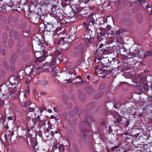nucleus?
<instances>
[{
    "instance_id": "obj_5",
    "label": "nucleus",
    "mask_w": 152,
    "mask_h": 152,
    "mask_svg": "<svg viewBox=\"0 0 152 152\" xmlns=\"http://www.w3.org/2000/svg\"><path fill=\"white\" fill-rule=\"evenodd\" d=\"M70 2L72 9L75 12H80L82 10L85 11L86 9L87 8V7L80 6L81 4L80 3L79 4H76V2L74 1V0H70Z\"/></svg>"
},
{
    "instance_id": "obj_32",
    "label": "nucleus",
    "mask_w": 152,
    "mask_h": 152,
    "mask_svg": "<svg viewBox=\"0 0 152 152\" xmlns=\"http://www.w3.org/2000/svg\"><path fill=\"white\" fill-rule=\"evenodd\" d=\"M118 61H114L111 64V67H112V69L113 70H115V69H117L118 66Z\"/></svg>"
},
{
    "instance_id": "obj_20",
    "label": "nucleus",
    "mask_w": 152,
    "mask_h": 152,
    "mask_svg": "<svg viewBox=\"0 0 152 152\" xmlns=\"http://www.w3.org/2000/svg\"><path fill=\"white\" fill-rule=\"evenodd\" d=\"M143 87L144 90L148 92V95L151 97H152V88L147 84V82H146L145 85H144Z\"/></svg>"
},
{
    "instance_id": "obj_9",
    "label": "nucleus",
    "mask_w": 152,
    "mask_h": 152,
    "mask_svg": "<svg viewBox=\"0 0 152 152\" xmlns=\"http://www.w3.org/2000/svg\"><path fill=\"white\" fill-rule=\"evenodd\" d=\"M104 61H105L103 59L102 60V61L101 62L100 64H102L101 69L102 71L104 70L101 72V74H106L107 75L111 74L113 69H111L110 67H108V66H106L105 65L107 64L104 63Z\"/></svg>"
},
{
    "instance_id": "obj_27",
    "label": "nucleus",
    "mask_w": 152,
    "mask_h": 152,
    "mask_svg": "<svg viewBox=\"0 0 152 152\" xmlns=\"http://www.w3.org/2000/svg\"><path fill=\"white\" fill-rule=\"evenodd\" d=\"M94 44V42L92 39L86 40V44L87 47H89L91 46H93Z\"/></svg>"
},
{
    "instance_id": "obj_43",
    "label": "nucleus",
    "mask_w": 152,
    "mask_h": 152,
    "mask_svg": "<svg viewBox=\"0 0 152 152\" xmlns=\"http://www.w3.org/2000/svg\"><path fill=\"white\" fill-rule=\"evenodd\" d=\"M99 21L100 25H102L104 24L106 22L104 19L103 18H99Z\"/></svg>"
},
{
    "instance_id": "obj_17",
    "label": "nucleus",
    "mask_w": 152,
    "mask_h": 152,
    "mask_svg": "<svg viewBox=\"0 0 152 152\" xmlns=\"http://www.w3.org/2000/svg\"><path fill=\"white\" fill-rule=\"evenodd\" d=\"M18 77H12L9 78V81L10 83L11 86H13V84H16V85L18 86H20L18 81Z\"/></svg>"
},
{
    "instance_id": "obj_18",
    "label": "nucleus",
    "mask_w": 152,
    "mask_h": 152,
    "mask_svg": "<svg viewBox=\"0 0 152 152\" xmlns=\"http://www.w3.org/2000/svg\"><path fill=\"white\" fill-rule=\"evenodd\" d=\"M27 41L26 39L25 38H20V39L16 45V47L18 48H20L23 47L26 44Z\"/></svg>"
},
{
    "instance_id": "obj_34",
    "label": "nucleus",
    "mask_w": 152,
    "mask_h": 152,
    "mask_svg": "<svg viewBox=\"0 0 152 152\" xmlns=\"http://www.w3.org/2000/svg\"><path fill=\"white\" fill-rule=\"evenodd\" d=\"M71 53H72L74 57H77L80 54V52L77 50L73 49L71 50Z\"/></svg>"
},
{
    "instance_id": "obj_14",
    "label": "nucleus",
    "mask_w": 152,
    "mask_h": 152,
    "mask_svg": "<svg viewBox=\"0 0 152 152\" xmlns=\"http://www.w3.org/2000/svg\"><path fill=\"white\" fill-rule=\"evenodd\" d=\"M124 31V29L122 28H119L118 27H116L114 28L111 31V34L114 37L119 35L120 34L123 33Z\"/></svg>"
},
{
    "instance_id": "obj_60",
    "label": "nucleus",
    "mask_w": 152,
    "mask_h": 152,
    "mask_svg": "<svg viewBox=\"0 0 152 152\" xmlns=\"http://www.w3.org/2000/svg\"><path fill=\"white\" fill-rule=\"evenodd\" d=\"M137 2H139L142 6L144 5L145 1V0H139L137 1Z\"/></svg>"
},
{
    "instance_id": "obj_6",
    "label": "nucleus",
    "mask_w": 152,
    "mask_h": 152,
    "mask_svg": "<svg viewBox=\"0 0 152 152\" xmlns=\"http://www.w3.org/2000/svg\"><path fill=\"white\" fill-rule=\"evenodd\" d=\"M19 98L23 107L22 109L24 111L27 107L30 106L31 102L29 99L26 100V98L24 95H20Z\"/></svg>"
},
{
    "instance_id": "obj_61",
    "label": "nucleus",
    "mask_w": 152,
    "mask_h": 152,
    "mask_svg": "<svg viewBox=\"0 0 152 152\" xmlns=\"http://www.w3.org/2000/svg\"><path fill=\"white\" fill-rule=\"evenodd\" d=\"M15 135L14 132L13 131H12L10 133V134H9L8 136V137H9L10 136V142L12 141V137L13 136Z\"/></svg>"
},
{
    "instance_id": "obj_1",
    "label": "nucleus",
    "mask_w": 152,
    "mask_h": 152,
    "mask_svg": "<svg viewBox=\"0 0 152 152\" xmlns=\"http://www.w3.org/2000/svg\"><path fill=\"white\" fill-rule=\"evenodd\" d=\"M94 121L91 117H88L84 121H81L79 124V128L80 132L84 136L86 137L91 133V124Z\"/></svg>"
},
{
    "instance_id": "obj_57",
    "label": "nucleus",
    "mask_w": 152,
    "mask_h": 152,
    "mask_svg": "<svg viewBox=\"0 0 152 152\" xmlns=\"http://www.w3.org/2000/svg\"><path fill=\"white\" fill-rule=\"evenodd\" d=\"M99 122L101 125H103L105 124V122L104 119H101L99 120Z\"/></svg>"
},
{
    "instance_id": "obj_54",
    "label": "nucleus",
    "mask_w": 152,
    "mask_h": 152,
    "mask_svg": "<svg viewBox=\"0 0 152 152\" xmlns=\"http://www.w3.org/2000/svg\"><path fill=\"white\" fill-rule=\"evenodd\" d=\"M53 145L52 147V149L53 151L55 150H56L58 148V147L57 144L56 143L54 142L53 143Z\"/></svg>"
},
{
    "instance_id": "obj_15",
    "label": "nucleus",
    "mask_w": 152,
    "mask_h": 152,
    "mask_svg": "<svg viewBox=\"0 0 152 152\" xmlns=\"http://www.w3.org/2000/svg\"><path fill=\"white\" fill-rule=\"evenodd\" d=\"M126 59L128 62L132 63V64H136V62H137L138 61H137V58L134 54L133 55L132 54H129L128 56L126 57Z\"/></svg>"
},
{
    "instance_id": "obj_55",
    "label": "nucleus",
    "mask_w": 152,
    "mask_h": 152,
    "mask_svg": "<svg viewBox=\"0 0 152 152\" xmlns=\"http://www.w3.org/2000/svg\"><path fill=\"white\" fill-rule=\"evenodd\" d=\"M96 105V103L95 102H93L89 104L88 105L89 107H90L92 109L94 108Z\"/></svg>"
},
{
    "instance_id": "obj_2",
    "label": "nucleus",
    "mask_w": 152,
    "mask_h": 152,
    "mask_svg": "<svg viewBox=\"0 0 152 152\" xmlns=\"http://www.w3.org/2000/svg\"><path fill=\"white\" fill-rule=\"evenodd\" d=\"M39 110H37L36 111L34 112V114L35 118H32L31 120L27 123L26 125H29L30 129L32 130H34L35 127L36 125L37 126H39V129H40L42 127V124L43 122L44 119L40 117L41 115H39Z\"/></svg>"
},
{
    "instance_id": "obj_4",
    "label": "nucleus",
    "mask_w": 152,
    "mask_h": 152,
    "mask_svg": "<svg viewBox=\"0 0 152 152\" xmlns=\"http://www.w3.org/2000/svg\"><path fill=\"white\" fill-rule=\"evenodd\" d=\"M94 30L95 33L97 35V39L99 42L104 43L106 42V39L105 37L106 33L104 31H102L98 28L96 27L95 25Z\"/></svg>"
},
{
    "instance_id": "obj_22",
    "label": "nucleus",
    "mask_w": 152,
    "mask_h": 152,
    "mask_svg": "<svg viewBox=\"0 0 152 152\" xmlns=\"http://www.w3.org/2000/svg\"><path fill=\"white\" fill-rule=\"evenodd\" d=\"M123 23L126 26L129 27L132 26L133 25V22L129 19H125L123 20Z\"/></svg>"
},
{
    "instance_id": "obj_38",
    "label": "nucleus",
    "mask_w": 152,
    "mask_h": 152,
    "mask_svg": "<svg viewBox=\"0 0 152 152\" xmlns=\"http://www.w3.org/2000/svg\"><path fill=\"white\" fill-rule=\"evenodd\" d=\"M26 130H25L24 134H26V135H29L28 134L29 133L30 130L31 129H30V127H29L28 125H26Z\"/></svg>"
},
{
    "instance_id": "obj_16",
    "label": "nucleus",
    "mask_w": 152,
    "mask_h": 152,
    "mask_svg": "<svg viewBox=\"0 0 152 152\" xmlns=\"http://www.w3.org/2000/svg\"><path fill=\"white\" fill-rule=\"evenodd\" d=\"M47 69L48 71H51L52 72H54V74L55 75L58 73H61L58 69V67L57 66V64H56L55 65L51 66L50 67H47Z\"/></svg>"
},
{
    "instance_id": "obj_36",
    "label": "nucleus",
    "mask_w": 152,
    "mask_h": 152,
    "mask_svg": "<svg viewBox=\"0 0 152 152\" xmlns=\"http://www.w3.org/2000/svg\"><path fill=\"white\" fill-rule=\"evenodd\" d=\"M37 110H36L35 111H36L37 110H39V113H40V115H41V113H42L44 110H46V108L45 107V106H44L43 105H42L41 106H40L39 107V109L38 108H37Z\"/></svg>"
},
{
    "instance_id": "obj_52",
    "label": "nucleus",
    "mask_w": 152,
    "mask_h": 152,
    "mask_svg": "<svg viewBox=\"0 0 152 152\" xmlns=\"http://www.w3.org/2000/svg\"><path fill=\"white\" fill-rule=\"evenodd\" d=\"M6 54V52L5 49L0 48V56L1 55L5 56Z\"/></svg>"
},
{
    "instance_id": "obj_50",
    "label": "nucleus",
    "mask_w": 152,
    "mask_h": 152,
    "mask_svg": "<svg viewBox=\"0 0 152 152\" xmlns=\"http://www.w3.org/2000/svg\"><path fill=\"white\" fill-rule=\"evenodd\" d=\"M3 42L4 43L7 42V36L6 34H3Z\"/></svg>"
},
{
    "instance_id": "obj_10",
    "label": "nucleus",
    "mask_w": 152,
    "mask_h": 152,
    "mask_svg": "<svg viewBox=\"0 0 152 152\" xmlns=\"http://www.w3.org/2000/svg\"><path fill=\"white\" fill-rule=\"evenodd\" d=\"M87 29H88L85 32L84 35L85 39L87 40L92 39L95 35V31H92L91 28Z\"/></svg>"
},
{
    "instance_id": "obj_19",
    "label": "nucleus",
    "mask_w": 152,
    "mask_h": 152,
    "mask_svg": "<svg viewBox=\"0 0 152 152\" xmlns=\"http://www.w3.org/2000/svg\"><path fill=\"white\" fill-rule=\"evenodd\" d=\"M97 52H99L100 54L101 55H106L109 54L110 53V50L108 48H102V49H98L97 50Z\"/></svg>"
},
{
    "instance_id": "obj_24",
    "label": "nucleus",
    "mask_w": 152,
    "mask_h": 152,
    "mask_svg": "<svg viewBox=\"0 0 152 152\" xmlns=\"http://www.w3.org/2000/svg\"><path fill=\"white\" fill-rule=\"evenodd\" d=\"M82 135L83 134H82ZM83 135V137L80 138L79 140V144L81 147L83 146L84 144H86V142L85 141V139L87 138L88 136H87L86 137H85Z\"/></svg>"
},
{
    "instance_id": "obj_35",
    "label": "nucleus",
    "mask_w": 152,
    "mask_h": 152,
    "mask_svg": "<svg viewBox=\"0 0 152 152\" xmlns=\"http://www.w3.org/2000/svg\"><path fill=\"white\" fill-rule=\"evenodd\" d=\"M26 114V120H27V123H28L29 121H30L31 120L32 118H31V116L32 115V114H30V113L29 112H27Z\"/></svg>"
},
{
    "instance_id": "obj_42",
    "label": "nucleus",
    "mask_w": 152,
    "mask_h": 152,
    "mask_svg": "<svg viewBox=\"0 0 152 152\" xmlns=\"http://www.w3.org/2000/svg\"><path fill=\"white\" fill-rule=\"evenodd\" d=\"M62 99L65 102V103L67 104V102L68 100V98L66 94H64L62 96Z\"/></svg>"
},
{
    "instance_id": "obj_30",
    "label": "nucleus",
    "mask_w": 152,
    "mask_h": 152,
    "mask_svg": "<svg viewBox=\"0 0 152 152\" xmlns=\"http://www.w3.org/2000/svg\"><path fill=\"white\" fill-rule=\"evenodd\" d=\"M48 31H53L55 30V28L53 26V25L48 24L46 26V28L45 29Z\"/></svg>"
},
{
    "instance_id": "obj_53",
    "label": "nucleus",
    "mask_w": 152,
    "mask_h": 152,
    "mask_svg": "<svg viewBox=\"0 0 152 152\" xmlns=\"http://www.w3.org/2000/svg\"><path fill=\"white\" fill-rule=\"evenodd\" d=\"M79 96V98L82 101H83L86 97L85 95L83 93L81 94Z\"/></svg>"
},
{
    "instance_id": "obj_11",
    "label": "nucleus",
    "mask_w": 152,
    "mask_h": 152,
    "mask_svg": "<svg viewBox=\"0 0 152 152\" xmlns=\"http://www.w3.org/2000/svg\"><path fill=\"white\" fill-rule=\"evenodd\" d=\"M79 108L77 106H76L72 110L69 111V115L71 117L74 116L76 114H77V112H78V115L80 118H81V114H82V112H83V110H80V111H78Z\"/></svg>"
},
{
    "instance_id": "obj_23",
    "label": "nucleus",
    "mask_w": 152,
    "mask_h": 152,
    "mask_svg": "<svg viewBox=\"0 0 152 152\" xmlns=\"http://www.w3.org/2000/svg\"><path fill=\"white\" fill-rule=\"evenodd\" d=\"M118 115L119 116L114 121V123L116 124H119L122 121V116H123L124 115V113L123 112L121 113H118Z\"/></svg>"
},
{
    "instance_id": "obj_46",
    "label": "nucleus",
    "mask_w": 152,
    "mask_h": 152,
    "mask_svg": "<svg viewBox=\"0 0 152 152\" xmlns=\"http://www.w3.org/2000/svg\"><path fill=\"white\" fill-rule=\"evenodd\" d=\"M7 119L9 121L12 120L13 121H15L16 119V117L15 114H13L12 116L8 117Z\"/></svg>"
},
{
    "instance_id": "obj_8",
    "label": "nucleus",
    "mask_w": 152,
    "mask_h": 152,
    "mask_svg": "<svg viewBox=\"0 0 152 152\" xmlns=\"http://www.w3.org/2000/svg\"><path fill=\"white\" fill-rule=\"evenodd\" d=\"M134 54L137 58H139L140 59H142V58H145L148 56H150L152 55V51L150 50H147L146 53L140 50L137 51V52L135 53Z\"/></svg>"
},
{
    "instance_id": "obj_51",
    "label": "nucleus",
    "mask_w": 152,
    "mask_h": 152,
    "mask_svg": "<svg viewBox=\"0 0 152 152\" xmlns=\"http://www.w3.org/2000/svg\"><path fill=\"white\" fill-rule=\"evenodd\" d=\"M48 84V82L46 80H42L41 82V84L43 86H45Z\"/></svg>"
},
{
    "instance_id": "obj_40",
    "label": "nucleus",
    "mask_w": 152,
    "mask_h": 152,
    "mask_svg": "<svg viewBox=\"0 0 152 152\" xmlns=\"http://www.w3.org/2000/svg\"><path fill=\"white\" fill-rule=\"evenodd\" d=\"M65 146L63 144L60 145L58 147V149L60 152H64L65 150Z\"/></svg>"
},
{
    "instance_id": "obj_64",
    "label": "nucleus",
    "mask_w": 152,
    "mask_h": 152,
    "mask_svg": "<svg viewBox=\"0 0 152 152\" xmlns=\"http://www.w3.org/2000/svg\"><path fill=\"white\" fill-rule=\"evenodd\" d=\"M62 117L64 120H66L67 118V113L66 112H64L62 114Z\"/></svg>"
},
{
    "instance_id": "obj_25",
    "label": "nucleus",
    "mask_w": 152,
    "mask_h": 152,
    "mask_svg": "<svg viewBox=\"0 0 152 152\" xmlns=\"http://www.w3.org/2000/svg\"><path fill=\"white\" fill-rule=\"evenodd\" d=\"M104 94V92L101 91H99L96 93L94 96L95 99H98L101 98Z\"/></svg>"
},
{
    "instance_id": "obj_26",
    "label": "nucleus",
    "mask_w": 152,
    "mask_h": 152,
    "mask_svg": "<svg viewBox=\"0 0 152 152\" xmlns=\"http://www.w3.org/2000/svg\"><path fill=\"white\" fill-rule=\"evenodd\" d=\"M42 126H44V129L43 130V132L45 134L49 133L50 131V129L49 128V126L47 125L45 123H42Z\"/></svg>"
},
{
    "instance_id": "obj_48",
    "label": "nucleus",
    "mask_w": 152,
    "mask_h": 152,
    "mask_svg": "<svg viewBox=\"0 0 152 152\" xmlns=\"http://www.w3.org/2000/svg\"><path fill=\"white\" fill-rule=\"evenodd\" d=\"M13 35L15 39H18L19 37L18 32L16 31H14L13 32Z\"/></svg>"
},
{
    "instance_id": "obj_12",
    "label": "nucleus",
    "mask_w": 152,
    "mask_h": 152,
    "mask_svg": "<svg viewBox=\"0 0 152 152\" xmlns=\"http://www.w3.org/2000/svg\"><path fill=\"white\" fill-rule=\"evenodd\" d=\"M25 131V129H22L20 137L24 140L26 144L29 145V141L31 143V140H32V138L31 136L24 134Z\"/></svg>"
},
{
    "instance_id": "obj_49",
    "label": "nucleus",
    "mask_w": 152,
    "mask_h": 152,
    "mask_svg": "<svg viewBox=\"0 0 152 152\" xmlns=\"http://www.w3.org/2000/svg\"><path fill=\"white\" fill-rule=\"evenodd\" d=\"M119 147L120 145L119 144H118L117 145H116L115 146H114L113 148H111V149H110V151L113 152L115 150L118 148Z\"/></svg>"
},
{
    "instance_id": "obj_41",
    "label": "nucleus",
    "mask_w": 152,
    "mask_h": 152,
    "mask_svg": "<svg viewBox=\"0 0 152 152\" xmlns=\"http://www.w3.org/2000/svg\"><path fill=\"white\" fill-rule=\"evenodd\" d=\"M83 47V44H80L77 45L74 48L75 50H81Z\"/></svg>"
},
{
    "instance_id": "obj_44",
    "label": "nucleus",
    "mask_w": 152,
    "mask_h": 152,
    "mask_svg": "<svg viewBox=\"0 0 152 152\" xmlns=\"http://www.w3.org/2000/svg\"><path fill=\"white\" fill-rule=\"evenodd\" d=\"M19 18V16L18 14H15L13 18V21L14 22H17Z\"/></svg>"
},
{
    "instance_id": "obj_63",
    "label": "nucleus",
    "mask_w": 152,
    "mask_h": 152,
    "mask_svg": "<svg viewBox=\"0 0 152 152\" xmlns=\"http://www.w3.org/2000/svg\"><path fill=\"white\" fill-rule=\"evenodd\" d=\"M55 7V6L54 5L51 8V10H52V12H53V14H56L57 12Z\"/></svg>"
},
{
    "instance_id": "obj_28",
    "label": "nucleus",
    "mask_w": 152,
    "mask_h": 152,
    "mask_svg": "<svg viewBox=\"0 0 152 152\" xmlns=\"http://www.w3.org/2000/svg\"><path fill=\"white\" fill-rule=\"evenodd\" d=\"M17 56V55L15 53H13L12 55L10 58V61L12 64H13L15 63Z\"/></svg>"
},
{
    "instance_id": "obj_58",
    "label": "nucleus",
    "mask_w": 152,
    "mask_h": 152,
    "mask_svg": "<svg viewBox=\"0 0 152 152\" xmlns=\"http://www.w3.org/2000/svg\"><path fill=\"white\" fill-rule=\"evenodd\" d=\"M0 19L3 21L5 22L7 20L6 17L4 15H1L0 16Z\"/></svg>"
},
{
    "instance_id": "obj_13",
    "label": "nucleus",
    "mask_w": 152,
    "mask_h": 152,
    "mask_svg": "<svg viewBox=\"0 0 152 152\" xmlns=\"http://www.w3.org/2000/svg\"><path fill=\"white\" fill-rule=\"evenodd\" d=\"M60 44L62 45V48L64 50H66L69 48L70 46L69 42L67 41V38L64 37H61L60 39Z\"/></svg>"
},
{
    "instance_id": "obj_62",
    "label": "nucleus",
    "mask_w": 152,
    "mask_h": 152,
    "mask_svg": "<svg viewBox=\"0 0 152 152\" xmlns=\"http://www.w3.org/2000/svg\"><path fill=\"white\" fill-rule=\"evenodd\" d=\"M76 79H78V82L80 83H83V80L81 78L80 75L77 76L76 77Z\"/></svg>"
},
{
    "instance_id": "obj_33",
    "label": "nucleus",
    "mask_w": 152,
    "mask_h": 152,
    "mask_svg": "<svg viewBox=\"0 0 152 152\" xmlns=\"http://www.w3.org/2000/svg\"><path fill=\"white\" fill-rule=\"evenodd\" d=\"M101 62H99V64L98 65H96L95 67V69L96 70H98L97 71L98 73V74H101V72L102 71V70L101 69ZM104 70H103V71Z\"/></svg>"
},
{
    "instance_id": "obj_59",
    "label": "nucleus",
    "mask_w": 152,
    "mask_h": 152,
    "mask_svg": "<svg viewBox=\"0 0 152 152\" xmlns=\"http://www.w3.org/2000/svg\"><path fill=\"white\" fill-rule=\"evenodd\" d=\"M114 114V111L112 110H110L106 112V115H113Z\"/></svg>"
},
{
    "instance_id": "obj_21",
    "label": "nucleus",
    "mask_w": 152,
    "mask_h": 152,
    "mask_svg": "<svg viewBox=\"0 0 152 152\" xmlns=\"http://www.w3.org/2000/svg\"><path fill=\"white\" fill-rule=\"evenodd\" d=\"M86 93L88 95L93 94L95 92L94 89L91 87H86L84 89Z\"/></svg>"
},
{
    "instance_id": "obj_45",
    "label": "nucleus",
    "mask_w": 152,
    "mask_h": 152,
    "mask_svg": "<svg viewBox=\"0 0 152 152\" xmlns=\"http://www.w3.org/2000/svg\"><path fill=\"white\" fill-rule=\"evenodd\" d=\"M27 26V24L26 22H23L20 25L19 28L22 29H25Z\"/></svg>"
},
{
    "instance_id": "obj_7",
    "label": "nucleus",
    "mask_w": 152,
    "mask_h": 152,
    "mask_svg": "<svg viewBox=\"0 0 152 152\" xmlns=\"http://www.w3.org/2000/svg\"><path fill=\"white\" fill-rule=\"evenodd\" d=\"M59 59L57 58H54L51 55L47 56L45 58V64L48 67H50L51 66L55 65L57 64L56 61Z\"/></svg>"
},
{
    "instance_id": "obj_29",
    "label": "nucleus",
    "mask_w": 152,
    "mask_h": 152,
    "mask_svg": "<svg viewBox=\"0 0 152 152\" xmlns=\"http://www.w3.org/2000/svg\"><path fill=\"white\" fill-rule=\"evenodd\" d=\"M116 145L111 142H109L107 143L106 148L107 150V152H110V149L113 148L114 146Z\"/></svg>"
},
{
    "instance_id": "obj_3",
    "label": "nucleus",
    "mask_w": 152,
    "mask_h": 152,
    "mask_svg": "<svg viewBox=\"0 0 152 152\" xmlns=\"http://www.w3.org/2000/svg\"><path fill=\"white\" fill-rule=\"evenodd\" d=\"M97 19L95 15H90L88 16L87 18L86 22H83V24L86 28H94L95 25L96 27L97 24L95 23V21Z\"/></svg>"
},
{
    "instance_id": "obj_31",
    "label": "nucleus",
    "mask_w": 152,
    "mask_h": 152,
    "mask_svg": "<svg viewBox=\"0 0 152 152\" xmlns=\"http://www.w3.org/2000/svg\"><path fill=\"white\" fill-rule=\"evenodd\" d=\"M46 56L45 55H43L42 56H40L37 57L36 56V58H37V61H38L39 62H41L42 61L45 62V58H46Z\"/></svg>"
},
{
    "instance_id": "obj_37",
    "label": "nucleus",
    "mask_w": 152,
    "mask_h": 152,
    "mask_svg": "<svg viewBox=\"0 0 152 152\" xmlns=\"http://www.w3.org/2000/svg\"><path fill=\"white\" fill-rule=\"evenodd\" d=\"M34 107H29L28 109V110L27 111L26 110H26H25L24 112H25V113H27V112H29L30 113V112H32L34 111V110H36V107H35V108H34Z\"/></svg>"
},
{
    "instance_id": "obj_39",
    "label": "nucleus",
    "mask_w": 152,
    "mask_h": 152,
    "mask_svg": "<svg viewBox=\"0 0 152 152\" xmlns=\"http://www.w3.org/2000/svg\"><path fill=\"white\" fill-rule=\"evenodd\" d=\"M72 75V73H68L66 74V76H68L69 77V78H68L67 80V82L70 83H72V77L71 76Z\"/></svg>"
},
{
    "instance_id": "obj_56",
    "label": "nucleus",
    "mask_w": 152,
    "mask_h": 152,
    "mask_svg": "<svg viewBox=\"0 0 152 152\" xmlns=\"http://www.w3.org/2000/svg\"><path fill=\"white\" fill-rule=\"evenodd\" d=\"M18 92L11 93L10 94L11 97L12 99H14L17 96Z\"/></svg>"
},
{
    "instance_id": "obj_47",
    "label": "nucleus",
    "mask_w": 152,
    "mask_h": 152,
    "mask_svg": "<svg viewBox=\"0 0 152 152\" xmlns=\"http://www.w3.org/2000/svg\"><path fill=\"white\" fill-rule=\"evenodd\" d=\"M9 47L10 48H11L14 45V41L12 39H9Z\"/></svg>"
}]
</instances>
